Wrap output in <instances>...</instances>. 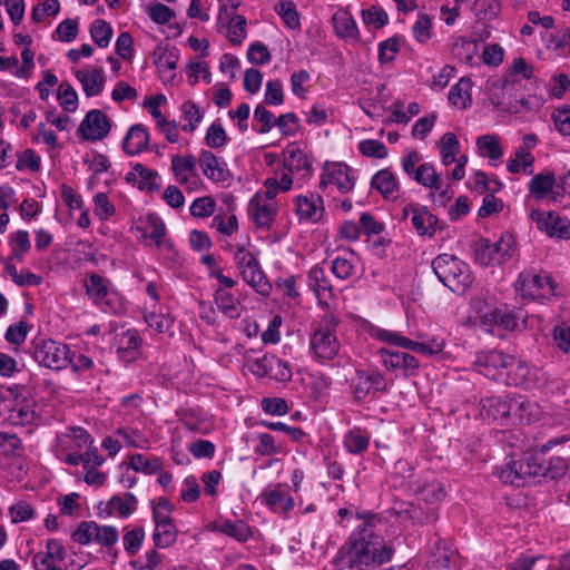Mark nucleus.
<instances>
[{"label":"nucleus","mask_w":570,"mask_h":570,"mask_svg":"<svg viewBox=\"0 0 570 570\" xmlns=\"http://www.w3.org/2000/svg\"><path fill=\"white\" fill-rule=\"evenodd\" d=\"M393 548L375 533L371 519H365L350 534L346 542L338 549L333 564L338 570H366L391 560Z\"/></svg>","instance_id":"nucleus-1"},{"label":"nucleus","mask_w":570,"mask_h":570,"mask_svg":"<svg viewBox=\"0 0 570 570\" xmlns=\"http://www.w3.org/2000/svg\"><path fill=\"white\" fill-rule=\"evenodd\" d=\"M471 307L487 332H492L495 326L508 331L517 327V316L489 291H480L471 299Z\"/></svg>","instance_id":"nucleus-2"},{"label":"nucleus","mask_w":570,"mask_h":570,"mask_svg":"<svg viewBox=\"0 0 570 570\" xmlns=\"http://www.w3.org/2000/svg\"><path fill=\"white\" fill-rule=\"evenodd\" d=\"M338 318L334 314H325L316 325L309 338V353L318 363L334 360L340 352L336 336Z\"/></svg>","instance_id":"nucleus-3"},{"label":"nucleus","mask_w":570,"mask_h":570,"mask_svg":"<svg viewBox=\"0 0 570 570\" xmlns=\"http://www.w3.org/2000/svg\"><path fill=\"white\" fill-rule=\"evenodd\" d=\"M432 268L439 281L454 293H464L472 284L469 265L453 254L436 256Z\"/></svg>","instance_id":"nucleus-4"},{"label":"nucleus","mask_w":570,"mask_h":570,"mask_svg":"<svg viewBox=\"0 0 570 570\" xmlns=\"http://www.w3.org/2000/svg\"><path fill=\"white\" fill-rule=\"evenodd\" d=\"M31 356L46 368L61 371L68 366L69 345L46 337H36L31 342Z\"/></svg>","instance_id":"nucleus-5"},{"label":"nucleus","mask_w":570,"mask_h":570,"mask_svg":"<svg viewBox=\"0 0 570 570\" xmlns=\"http://www.w3.org/2000/svg\"><path fill=\"white\" fill-rule=\"evenodd\" d=\"M368 334L375 341L413 351L425 356L439 354L444 347L443 341H439L436 338H432L429 342H416L405 337L400 332L382 328L380 326H371Z\"/></svg>","instance_id":"nucleus-6"},{"label":"nucleus","mask_w":570,"mask_h":570,"mask_svg":"<svg viewBox=\"0 0 570 570\" xmlns=\"http://www.w3.org/2000/svg\"><path fill=\"white\" fill-rule=\"evenodd\" d=\"M514 253V238L504 234L499 240L491 243L489 239H480L475 244L474 258L481 266L500 265L512 257Z\"/></svg>","instance_id":"nucleus-7"},{"label":"nucleus","mask_w":570,"mask_h":570,"mask_svg":"<svg viewBox=\"0 0 570 570\" xmlns=\"http://www.w3.org/2000/svg\"><path fill=\"white\" fill-rule=\"evenodd\" d=\"M515 288L524 298L549 299L554 295L556 284L546 272L525 271L519 275Z\"/></svg>","instance_id":"nucleus-8"},{"label":"nucleus","mask_w":570,"mask_h":570,"mask_svg":"<svg viewBox=\"0 0 570 570\" xmlns=\"http://www.w3.org/2000/svg\"><path fill=\"white\" fill-rule=\"evenodd\" d=\"M513 365L514 357L500 351L481 352L474 362L475 370L491 380H504Z\"/></svg>","instance_id":"nucleus-9"},{"label":"nucleus","mask_w":570,"mask_h":570,"mask_svg":"<svg viewBox=\"0 0 570 570\" xmlns=\"http://www.w3.org/2000/svg\"><path fill=\"white\" fill-rule=\"evenodd\" d=\"M356 180L354 169L342 163L326 164L321 175L320 188L326 190L327 187L334 186L340 193H350Z\"/></svg>","instance_id":"nucleus-10"},{"label":"nucleus","mask_w":570,"mask_h":570,"mask_svg":"<svg viewBox=\"0 0 570 570\" xmlns=\"http://www.w3.org/2000/svg\"><path fill=\"white\" fill-rule=\"evenodd\" d=\"M261 503L273 513L287 517L295 507V500L286 483L266 487L258 497Z\"/></svg>","instance_id":"nucleus-11"},{"label":"nucleus","mask_w":570,"mask_h":570,"mask_svg":"<svg viewBox=\"0 0 570 570\" xmlns=\"http://www.w3.org/2000/svg\"><path fill=\"white\" fill-rule=\"evenodd\" d=\"M530 218L537 224V227L548 236L570 239V219L560 216L557 212L532 209Z\"/></svg>","instance_id":"nucleus-12"},{"label":"nucleus","mask_w":570,"mask_h":570,"mask_svg":"<svg viewBox=\"0 0 570 570\" xmlns=\"http://www.w3.org/2000/svg\"><path fill=\"white\" fill-rule=\"evenodd\" d=\"M248 214L258 227L269 228L277 215V203L265 191H257L249 200Z\"/></svg>","instance_id":"nucleus-13"},{"label":"nucleus","mask_w":570,"mask_h":570,"mask_svg":"<svg viewBox=\"0 0 570 570\" xmlns=\"http://www.w3.org/2000/svg\"><path fill=\"white\" fill-rule=\"evenodd\" d=\"M354 395L357 400L366 396H375L377 393L387 391V382L384 375L377 371H357L353 381Z\"/></svg>","instance_id":"nucleus-14"},{"label":"nucleus","mask_w":570,"mask_h":570,"mask_svg":"<svg viewBox=\"0 0 570 570\" xmlns=\"http://www.w3.org/2000/svg\"><path fill=\"white\" fill-rule=\"evenodd\" d=\"M528 190L538 202L544 199L557 202L563 196V190H560L557 185L554 173L550 170L534 175L528 183Z\"/></svg>","instance_id":"nucleus-15"},{"label":"nucleus","mask_w":570,"mask_h":570,"mask_svg":"<svg viewBox=\"0 0 570 570\" xmlns=\"http://www.w3.org/2000/svg\"><path fill=\"white\" fill-rule=\"evenodd\" d=\"M111 124L109 118L99 109H92L87 112L78 131L82 139L97 141L104 139L110 131Z\"/></svg>","instance_id":"nucleus-16"},{"label":"nucleus","mask_w":570,"mask_h":570,"mask_svg":"<svg viewBox=\"0 0 570 570\" xmlns=\"http://www.w3.org/2000/svg\"><path fill=\"white\" fill-rule=\"evenodd\" d=\"M293 202L295 204V213L299 220L317 223L323 218L325 208L320 195L314 193L298 195Z\"/></svg>","instance_id":"nucleus-17"},{"label":"nucleus","mask_w":570,"mask_h":570,"mask_svg":"<svg viewBox=\"0 0 570 570\" xmlns=\"http://www.w3.org/2000/svg\"><path fill=\"white\" fill-rule=\"evenodd\" d=\"M480 415L489 421H503L512 412V397L508 396H487L480 402Z\"/></svg>","instance_id":"nucleus-18"},{"label":"nucleus","mask_w":570,"mask_h":570,"mask_svg":"<svg viewBox=\"0 0 570 570\" xmlns=\"http://www.w3.org/2000/svg\"><path fill=\"white\" fill-rule=\"evenodd\" d=\"M203 174L214 183H225L230 178L226 161L210 150H203L198 158Z\"/></svg>","instance_id":"nucleus-19"},{"label":"nucleus","mask_w":570,"mask_h":570,"mask_svg":"<svg viewBox=\"0 0 570 570\" xmlns=\"http://www.w3.org/2000/svg\"><path fill=\"white\" fill-rule=\"evenodd\" d=\"M85 288L92 302L102 311L107 312L111 307V292L109 282L98 274H90L85 279Z\"/></svg>","instance_id":"nucleus-20"},{"label":"nucleus","mask_w":570,"mask_h":570,"mask_svg":"<svg viewBox=\"0 0 570 570\" xmlns=\"http://www.w3.org/2000/svg\"><path fill=\"white\" fill-rule=\"evenodd\" d=\"M209 530L228 535L244 543L254 535V530L244 520L219 519L210 523Z\"/></svg>","instance_id":"nucleus-21"},{"label":"nucleus","mask_w":570,"mask_h":570,"mask_svg":"<svg viewBox=\"0 0 570 570\" xmlns=\"http://www.w3.org/2000/svg\"><path fill=\"white\" fill-rule=\"evenodd\" d=\"M75 76L81 83L82 91L87 97H95L102 92L106 83V77L102 68L88 67L76 70Z\"/></svg>","instance_id":"nucleus-22"},{"label":"nucleus","mask_w":570,"mask_h":570,"mask_svg":"<svg viewBox=\"0 0 570 570\" xmlns=\"http://www.w3.org/2000/svg\"><path fill=\"white\" fill-rule=\"evenodd\" d=\"M198 160L193 155L171 157V170L180 185H195L197 181L196 166Z\"/></svg>","instance_id":"nucleus-23"},{"label":"nucleus","mask_w":570,"mask_h":570,"mask_svg":"<svg viewBox=\"0 0 570 570\" xmlns=\"http://www.w3.org/2000/svg\"><path fill=\"white\" fill-rule=\"evenodd\" d=\"M253 451L261 456H275L287 452L283 439H277L266 432H257L252 435Z\"/></svg>","instance_id":"nucleus-24"},{"label":"nucleus","mask_w":570,"mask_h":570,"mask_svg":"<svg viewBox=\"0 0 570 570\" xmlns=\"http://www.w3.org/2000/svg\"><path fill=\"white\" fill-rule=\"evenodd\" d=\"M284 166L283 168L292 174H301L304 176L309 173L312 163L307 155L296 145L291 144L284 150Z\"/></svg>","instance_id":"nucleus-25"},{"label":"nucleus","mask_w":570,"mask_h":570,"mask_svg":"<svg viewBox=\"0 0 570 570\" xmlns=\"http://www.w3.org/2000/svg\"><path fill=\"white\" fill-rule=\"evenodd\" d=\"M519 473L527 483L530 479L546 476L547 469L542 452H525L517 460Z\"/></svg>","instance_id":"nucleus-26"},{"label":"nucleus","mask_w":570,"mask_h":570,"mask_svg":"<svg viewBox=\"0 0 570 570\" xmlns=\"http://www.w3.org/2000/svg\"><path fill=\"white\" fill-rule=\"evenodd\" d=\"M371 188L376 190L386 200H395L399 197V181L394 174L387 169H381L371 179Z\"/></svg>","instance_id":"nucleus-27"},{"label":"nucleus","mask_w":570,"mask_h":570,"mask_svg":"<svg viewBox=\"0 0 570 570\" xmlns=\"http://www.w3.org/2000/svg\"><path fill=\"white\" fill-rule=\"evenodd\" d=\"M308 287L315 293L320 302L326 303L327 298L335 296L333 286L323 267L315 265L307 274Z\"/></svg>","instance_id":"nucleus-28"},{"label":"nucleus","mask_w":570,"mask_h":570,"mask_svg":"<svg viewBox=\"0 0 570 570\" xmlns=\"http://www.w3.org/2000/svg\"><path fill=\"white\" fill-rule=\"evenodd\" d=\"M148 141L149 134L147 128L141 124H137L127 131L122 140V148L128 155H137L146 149Z\"/></svg>","instance_id":"nucleus-29"},{"label":"nucleus","mask_w":570,"mask_h":570,"mask_svg":"<svg viewBox=\"0 0 570 570\" xmlns=\"http://www.w3.org/2000/svg\"><path fill=\"white\" fill-rule=\"evenodd\" d=\"M137 499L132 493L114 495L106 504V512L109 517L128 518L137 509Z\"/></svg>","instance_id":"nucleus-30"},{"label":"nucleus","mask_w":570,"mask_h":570,"mask_svg":"<svg viewBox=\"0 0 570 570\" xmlns=\"http://www.w3.org/2000/svg\"><path fill=\"white\" fill-rule=\"evenodd\" d=\"M438 217L424 206L413 210L411 224L420 236L433 237L438 229Z\"/></svg>","instance_id":"nucleus-31"},{"label":"nucleus","mask_w":570,"mask_h":570,"mask_svg":"<svg viewBox=\"0 0 570 570\" xmlns=\"http://www.w3.org/2000/svg\"><path fill=\"white\" fill-rule=\"evenodd\" d=\"M512 370L507 372L505 381L509 384L521 385L525 387H532L537 385V374L538 370L530 368V366L524 362H514V365L511 367Z\"/></svg>","instance_id":"nucleus-32"},{"label":"nucleus","mask_w":570,"mask_h":570,"mask_svg":"<svg viewBox=\"0 0 570 570\" xmlns=\"http://www.w3.org/2000/svg\"><path fill=\"white\" fill-rule=\"evenodd\" d=\"M141 340L137 331L128 330L118 340L117 354L124 362H132L139 354Z\"/></svg>","instance_id":"nucleus-33"},{"label":"nucleus","mask_w":570,"mask_h":570,"mask_svg":"<svg viewBox=\"0 0 570 570\" xmlns=\"http://www.w3.org/2000/svg\"><path fill=\"white\" fill-rule=\"evenodd\" d=\"M399 518L412 524L429 523L436 519V509L434 507H428L426 510H424L422 507L409 503L404 509L399 511Z\"/></svg>","instance_id":"nucleus-34"},{"label":"nucleus","mask_w":570,"mask_h":570,"mask_svg":"<svg viewBox=\"0 0 570 570\" xmlns=\"http://www.w3.org/2000/svg\"><path fill=\"white\" fill-rule=\"evenodd\" d=\"M476 147L483 157H488L490 164L497 166L503 157V148L500 138L495 135H483L476 139Z\"/></svg>","instance_id":"nucleus-35"},{"label":"nucleus","mask_w":570,"mask_h":570,"mask_svg":"<svg viewBox=\"0 0 570 570\" xmlns=\"http://www.w3.org/2000/svg\"><path fill=\"white\" fill-rule=\"evenodd\" d=\"M335 32L338 37L347 40H358V28L354 18L347 11H337L333 16Z\"/></svg>","instance_id":"nucleus-36"},{"label":"nucleus","mask_w":570,"mask_h":570,"mask_svg":"<svg viewBox=\"0 0 570 570\" xmlns=\"http://www.w3.org/2000/svg\"><path fill=\"white\" fill-rule=\"evenodd\" d=\"M411 179L431 190L439 191L442 188L441 176L431 163H422Z\"/></svg>","instance_id":"nucleus-37"},{"label":"nucleus","mask_w":570,"mask_h":570,"mask_svg":"<svg viewBox=\"0 0 570 570\" xmlns=\"http://www.w3.org/2000/svg\"><path fill=\"white\" fill-rule=\"evenodd\" d=\"M243 281L248 284L256 293L263 296H268L272 291V285L266 278L259 264L245 269L239 273Z\"/></svg>","instance_id":"nucleus-38"},{"label":"nucleus","mask_w":570,"mask_h":570,"mask_svg":"<svg viewBox=\"0 0 570 570\" xmlns=\"http://www.w3.org/2000/svg\"><path fill=\"white\" fill-rule=\"evenodd\" d=\"M217 308L229 318H238L242 314V304L229 291L217 288L215 292Z\"/></svg>","instance_id":"nucleus-39"},{"label":"nucleus","mask_w":570,"mask_h":570,"mask_svg":"<svg viewBox=\"0 0 570 570\" xmlns=\"http://www.w3.org/2000/svg\"><path fill=\"white\" fill-rule=\"evenodd\" d=\"M514 414L522 423H532L541 416V407L533 401L522 396L512 397Z\"/></svg>","instance_id":"nucleus-40"},{"label":"nucleus","mask_w":570,"mask_h":570,"mask_svg":"<svg viewBox=\"0 0 570 570\" xmlns=\"http://www.w3.org/2000/svg\"><path fill=\"white\" fill-rule=\"evenodd\" d=\"M472 82L469 78H461L449 91V100L460 109H466L472 104Z\"/></svg>","instance_id":"nucleus-41"},{"label":"nucleus","mask_w":570,"mask_h":570,"mask_svg":"<svg viewBox=\"0 0 570 570\" xmlns=\"http://www.w3.org/2000/svg\"><path fill=\"white\" fill-rule=\"evenodd\" d=\"M92 442L90 434L79 426L70 428L68 433L59 439V443L63 445V450H80L91 445Z\"/></svg>","instance_id":"nucleus-42"},{"label":"nucleus","mask_w":570,"mask_h":570,"mask_svg":"<svg viewBox=\"0 0 570 570\" xmlns=\"http://www.w3.org/2000/svg\"><path fill=\"white\" fill-rule=\"evenodd\" d=\"M507 169L511 174H518L522 170L525 175H533L534 156L532 153L517 148L513 157L507 161Z\"/></svg>","instance_id":"nucleus-43"},{"label":"nucleus","mask_w":570,"mask_h":570,"mask_svg":"<svg viewBox=\"0 0 570 570\" xmlns=\"http://www.w3.org/2000/svg\"><path fill=\"white\" fill-rule=\"evenodd\" d=\"M371 435L365 430L353 429L344 435V448L348 453L361 454L370 445Z\"/></svg>","instance_id":"nucleus-44"},{"label":"nucleus","mask_w":570,"mask_h":570,"mask_svg":"<svg viewBox=\"0 0 570 570\" xmlns=\"http://www.w3.org/2000/svg\"><path fill=\"white\" fill-rule=\"evenodd\" d=\"M438 148L441 163L444 166H450L455 161V157L460 153V142L453 132H445L438 144Z\"/></svg>","instance_id":"nucleus-45"},{"label":"nucleus","mask_w":570,"mask_h":570,"mask_svg":"<svg viewBox=\"0 0 570 570\" xmlns=\"http://www.w3.org/2000/svg\"><path fill=\"white\" fill-rule=\"evenodd\" d=\"M293 175L286 171L284 168L281 171H276L272 177L265 180L264 190L267 195L274 198L278 193H286L293 187Z\"/></svg>","instance_id":"nucleus-46"},{"label":"nucleus","mask_w":570,"mask_h":570,"mask_svg":"<svg viewBox=\"0 0 570 570\" xmlns=\"http://www.w3.org/2000/svg\"><path fill=\"white\" fill-rule=\"evenodd\" d=\"M11 254L9 259L23 262L24 255L30 250L31 243L27 230H17L9 236Z\"/></svg>","instance_id":"nucleus-47"},{"label":"nucleus","mask_w":570,"mask_h":570,"mask_svg":"<svg viewBox=\"0 0 570 570\" xmlns=\"http://www.w3.org/2000/svg\"><path fill=\"white\" fill-rule=\"evenodd\" d=\"M203 117L204 114L193 101H186L181 105V129L184 131L194 132Z\"/></svg>","instance_id":"nucleus-48"},{"label":"nucleus","mask_w":570,"mask_h":570,"mask_svg":"<svg viewBox=\"0 0 570 570\" xmlns=\"http://www.w3.org/2000/svg\"><path fill=\"white\" fill-rule=\"evenodd\" d=\"M144 320L150 328L155 330L159 334L169 333L174 324L173 317L161 308L159 312H145Z\"/></svg>","instance_id":"nucleus-49"},{"label":"nucleus","mask_w":570,"mask_h":570,"mask_svg":"<svg viewBox=\"0 0 570 570\" xmlns=\"http://www.w3.org/2000/svg\"><path fill=\"white\" fill-rule=\"evenodd\" d=\"M177 532L173 522L155 523L153 541L156 548L165 549L174 544Z\"/></svg>","instance_id":"nucleus-50"},{"label":"nucleus","mask_w":570,"mask_h":570,"mask_svg":"<svg viewBox=\"0 0 570 570\" xmlns=\"http://www.w3.org/2000/svg\"><path fill=\"white\" fill-rule=\"evenodd\" d=\"M547 47L558 56H570V29L563 28L550 33Z\"/></svg>","instance_id":"nucleus-51"},{"label":"nucleus","mask_w":570,"mask_h":570,"mask_svg":"<svg viewBox=\"0 0 570 570\" xmlns=\"http://www.w3.org/2000/svg\"><path fill=\"white\" fill-rule=\"evenodd\" d=\"M46 548V552H39L35 554L32 559L35 568H39V564H47L48 560H53L58 562L63 561L66 552L62 544L59 541L50 539L48 540Z\"/></svg>","instance_id":"nucleus-52"},{"label":"nucleus","mask_w":570,"mask_h":570,"mask_svg":"<svg viewBox=\"0 0 570 570\" xmlns=\"http://www.w3.org/2000/svg\"><path fill=\"white\" fill-rule=\"evenodd\" d=\"M275 11L283 20L284 24L292 29L298 30L301 28L299 13L295 4L288 0H282L275 6Z\"/></svg>","instance_id":"nucleus-53"},{"label":"nucleus","mask_w":570,"mask_h":570,"mask_svg":"<svg viewBox=\"0 0 570 570\" xmlns=\"http://www.w3.org/2000/svg\"><path fill=\"white\" fill-rule=\"evenodd\" d=\"M417 494L428 507L438 508L439 502L444 498V488L440 482L431 481L419 488Z\"/></svg>","instance_id":"nucleus-54"},{"label":"nucleus","mask_w":570,"mask_h":570,"mask_svg":"<svg viewBox=\"0 0 570 570\" xmlns=\"http://www.w3.org/2000/svg\"><path fill=\"white\" fill-rule=\"evenodd\" d=\"M130 466L136 472L154 474L161 470V461L156 456L148 458L137 453L130 458Z\"/></svg>","instance_id":"nucleus-55"},{"label":"nucleus","mask_w":570,"mask_h":570,"mask_svg":"<svg viewBox=\"0 0 570 570\" xmlns=\"http://www.w3.org/2000/svg\"><path fill=\"white\" fill-rule=\"evenodd\" d=\"M60 106L67 112H73L78 108V94L69 82H61L57 90Z\"/></svg>","instance_id":"nucleus-56"},{"label":"nucleus","mask_w":570,"mask_h":570,"mask_svg":"<svg viewBox=\"0 0 570 570\" xmlns=\"http://www.w3.org/2000/svg\"><path fill=\"white\" fill-rule=\"evenodd\" d=\"M166 234L167 229L165 223L156 215H149L146 220L145 233L141 236L149 237L157 246L166 239Z\"/></svg>","instance_id":"nucleus-57"},{"label":"nucleus","mask_w":570,"mask_h":570,"mask_svg":"<svg viewBox=\"0 0 570 570\" xmlns=\"http://www.w3.org/2000/svg\"><path fill=\"white\" fill-rule=\"evenodd\" d=\"M234 262L239 273L259 264L256 256L250 250L249 243L240 244L236 247Z\"/></svg>","instance_id":"nucleus-58"},{"label":"nucleus","mask_w":570,"mask_h":570,"mask_svg":"<svg viewBox=\"0 0 570 570\" xmlns=\"http://www.w3.org/2000/svg\"><path fill=\"white\" fill-rule=\"evenodd\" d=\"M246 36V18L244 16H234L227 26V39L234 45H240Z\"/></svg>","instance_id":"nucleus-59"},{"label":"nucleus","mask_w":570,"mask_h":570,"mask_svg":"<svg viewBox=\"0 0 570 570\" xmlns=\"http://www.w3.org/2000/svg\"><path fill=\"white\" fill-rule=\"evenodd\" d=\"M413 38L420 42L425 43L432 37V19L430 16L420 12L417 19L412 27Z\"/></svg>","instance_id":"nucleus-60"},{"label":"nucleus","mask_w":570,"mask_h":570,"mask_svg":"<svg viewBox=\"0 0 570 570\" xmlns=\"http://www.w3.org/2000/svg\"><path fill=\"white\" fill-rule=\"evenodd\" d=\"M92 40L101 48L108 47L112 37L111 27L104 20H95L90 26Z\"/></svg>","instance_id":"nucleus-61"},{"label":"nucleus","mask_w":570,"mask_h":570,"mask_svg":"<svg viewBox=\"0 0 570 570\" xmlns=\"http://www.w3.org/2000/svg\"><path fill=\"white\" fill-rule=\"evenodd\" d=\"M94 214L100 220H108L116 213L115 205L109 200L106 193H97L94 196Z\"/></svg>","instance_id":"nucleus-62"},{"label":"nucleus","mask_w":570,"mask_h":570,"mask_svg":"<svg viewBox=\"0 0 570 570\" xmlns=\"http://www.w3.org/2000/svg\"><path fill=\"white\" fill-rule=\"evenodd\" d=\"M362 20L364 24L380 29L389 22V16L382 8L372 6L362 10Z\"/></svg>","instance_id":"nucleus-63"},{"label":"nucleus","mask_w":570,"mask_h":570,"mask_svg":"<svg viewBox=\"0 0 570 570\" xmlns=\"http://www.w3.org/2000/svg\"><path fill=\"white\" fill-rule=\"evenodd\" d=\"M254 120L259 124L255 130L258 134H267L276 126L277 118L265 106L258 105L254 110Z\"/></svg>","instance_id":"nucleus-64"}]
</instances>
